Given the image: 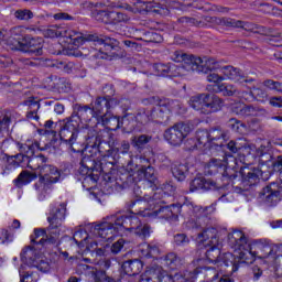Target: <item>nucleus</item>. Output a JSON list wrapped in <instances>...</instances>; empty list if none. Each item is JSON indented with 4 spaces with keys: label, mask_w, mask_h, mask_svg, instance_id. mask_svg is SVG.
Here are the masks:
<instances>
[{
    "label": "nucleus",
    "mask_w": 282,
    "mask_h": 282,
    "mask_svg": "<svg viewBox=\"0 0 282 282\" xmlns=\"http://www.w3.org/2000/svg\"><path fill=\"white\" fill-rule=\"evenodd\" d=\"M48 39H56L62 36L64 39H70L73 45L80 46L85 43H97L100 45L99 51L91 48L87 52V48L83 47L82 54L90 56V58H118V51L120 50V42L113 37L99 39L98 35H83L80 33L72 35L67 32V29L58 25L51 26L45 31Z\"/></svg>",
    "instance_id": "1"
},
{
    "label": "nucleus",
    "mask_w": 282,
    "mask_h": 282,
    "mask_svg": "<svg viewBox=\"0 0 282 282\" xmlns=\"http://www.w3.org/2000/svg\"><path fill=\"white\" fill-rule=\"evenodd\" d=\"M228 246L232 250H243L242 259L247 264L254 262V257L262 259L265 263H274V254L279 248L268 240H253L248 243L246 234L241 230H234L228 235Z\"/></svg>",
    "instance_id": "2"
},
{
    "label": "nucleus",
    "mask_w": 282,
    "mask_h": 282,
    "mask_svg": "<svg viewBox=\"0 0 282 282\" xmlns=\"http://www.w3.org/2000/svg\"><path fill=\"white\" fill-rule=\"evenodd\" d=\"M65 215H67V204L62 203L59 206L53 207L47 217L48 227L34 229V235L31 236L32 243L42 246V248L57 246Z\"/></svg>",
    "instance_id": "3"
},
{
    "label": "nucleus",
    "mask_w": 282,
    "mask_h": 282,
    "mask_svg": "<svg viewBox=\"0 0 282 282\" xmlns=\"http://www.w3.org/2000/svg\"><path fill=\"white\" fill-rule=\"evenodd\" d=\"M104 96H99L95 99L93 109L99 120H101L102 124H110V127H115L113 129H122L129 126V113H126L121 119L120 117H108L111 112V109H116V105L118 101L113 94H116V89H113V85H106L102 88Z\"/></svg>",
    "instance_id": "4"
},
{
    "label": "nucleus",
    "mask_w": 282,
    "mask_h": 282,
    "mask_svg": "<svg viewBox=\"0 0 282 282\" xmlns=\"http://www.w3.org/2000/svg\"><path fill=\"white\" fill-rule=\"evenodd\" d=\"M94 127L86 126L80 128V122L77 121L76 116H70L63 120L59 130V138L73 151V153H83L87 142V135Z\"/></svg>",
    "instance_id": "5"
},
{
    "label": "nucleus",
    "mask_w": 282,
    "mask_h": 282,
    "mask_svg": "<svg viewBox=\"0 0 282 282\" xmlns=\"http://www.w3.org/2000/svg\"><path fill=\"white\" fill-rule=\"evenodd\" d=\"M20 154H18V158L22 159V162L26 164L28 169H31L32 171H40L47 164V158L43 154H37L36 151H45V148H41V143L37 141H26L25 143H18Z\"/></svg>",
    "instance_id": "6"
},
{
    "label": "nucleus",
    "mask_w": 282,
    "mask_h": 282,
    "mask_svg": "<svg viewBox=\"0 0 282 282\" xmlns=\"http://www.w3.org/2000/svg\"><path fill=\"white\" fill-rule=\"evenodd\" d=\"M111 133L107 130L97 131L96 129H90L87 134L84 151L87 149H94L98 151L102 158L116 156V148L111 147Z\"/></svg>",
    "instance_id": "7"
},
{
    "label": "nucleus",
    "mask_w": 282,
    "mask_h": 282,
    "mask_svg": "<svg viewBox=\"0 0 282 282\" xmlns=\"http://www.w3.org/2000/svg\"><path fill=\"white\" fill-rule=\"evenodd\" d=\"M111 221H115L118 235L124 232V230L133 232L138 237H141V239H147L151 235V226L149 224H142L137 216L115 215L111 216Z\"/></svg>",
    "instance_id": "8"
},
{
    "label": "nucleus",
    "mask_w": 282,
    "mask_h": 282,
    "mask_svg": "<svg viewBox=\"0 0 282 282\" xmlns=\"http://www.w3.org/2000/svg\"><path fill=\"white\" fill-rule=\"evenodd\" d=\"M209 175L221 173L223 177H229V180H237V159L232 154H225L223 160L212 159L205 166Z\"/></svg>",
    "instance_id": "9"
},
{
    "label": "nucleus",
    "mask_w": 282,
    "mask_h": 282,
    "mask_svg": "<svg viewBox=\"0 0 282 282\" xmlns=\"http://www.w3.org/2000/svg\"><path fill=\"white\" fill-rule=\"evenodd\" d=\"M173 106V108H171ZM178 111L180 113H184L186 109L184 105L177 100H169V99H156V106L151 109L152 113V122H156V124H166L169 120H171V111Z\"/></svg>",
    "instance_id": "10"
},
{
    "label": "nucleus",
    "mask_w": 282,
    "mask_h": 282,
    "mask_svg": "<svg viewBox=\"0 0 282 282\" xmlns=\"http://www.w3.org/2000/svg\"><path fill=\"white\" fill-rule=\"evenodd\" d=\"M183 206L180 204H172L170 206H164L161 202L155 203L152 209H144L141 212L142 217L167 219L169 221H177L180 215H182Z\"/></svg>",
    "instance_id": "11"
},
{
    "label": "nucleus",
    "mask_w": 282,
    "mask_h": 282,
    "mask_svg": "<svg viewBox=\"0 0 282 282\" xmlns=\"http://www.w3.org/2000/svg\"><path fill=\"white\" fill-rule=\"evenodd\" d=\"M191 133V126L186 122H177L164 131V140L172 147H181Z\"/></svg>",
    "instance_id": "12"
},
{
    "label": "nucleus",
    "mask_w": 282,
    "mask_h": 282,
    "mask_svg": "<svg viewBox=\"0 0 282 282\" xmlns=\"http://www.w3.org/2000/svg\"><path fill=\"white\" fill-rule=\"evenodd\" d=\"M11 50H19V52L31 54V56H43V39L26 35L22 42L15 41V45Z\"/></svg>",
    "instance_id": "13"
},
{
    "label": "nucleus",
    "mask_w": 282,
    "mask_h": 282,
    "mask_svg": "<svg viewBox=\"0 0 282 282\" xmlns=\"http://www.w3.org/2000/svg\"><path fill=\"white\" fill-rule=\"evenodd\" d=\"M279 173V180L282 184V171ZM282 196V185L279 186L276 183H271L270 185L262 188L260 192V199L267 206H276L279 203V197Z\"/></svg>",
    "instance_id": "14"
},
{
    "label": "nucleus",
    "mask_w": 282,
    "mask_h": 282,
    "mask_svg": "<svg viewBox=\"0 0 282 282\" xmlns=\"http://www.w3.org/2000/svg\"><path fill=\"white\" fill-rule=\"evenodd\" d=\"M221 74L226 76L229 80H234V83H238L239 85H254L257 83L256 77H250L246 74H243V70L241 68H237L235 66H224L220 68Z\"/></svg>",
    "instance_id": "15"
},
{
    "label": "nucleus",
    "mask_w": 282,
    "mask_h": 282,
    "mask_svg": "<svg viewBox=\"0 0 282 282\" xmlns=\"http://www.w3.org/2000/svg\"><path fill=\"white\" fill-rule=\"evenodd\" d=\"M171 61L174 63H183L182 66L174 68L178 76L182 75V72L186 69V72H193V65H197L195 61V55L186 54L184 51H174L171 54Z\"/></svg>",
    "instance_id": "16"
},
{
    "label": "nucleus",
    "mask_w": 282,
    "mask_h": 282,
    "mask_svg": "<svg viewBox=\"0 0 282 282\" xmlns=\"http://www.w3.org/2000/svg\"><path fill=\"white\" fill-rule=\"evenodd\" d=\"M72 116H75V120L78 122H91L93 118L97 123L100 122V118L96 113V110H94V106L89 105L75 104Z\"/></svg>",
    "instance_id": "17"
},
{
    "label": "nucleus",
    "mask_w": 282,
    "mask_h": 282,
    "mask_svg": "<svg viewBox=\"0 0 282 282\" xmlns=\"http://www.w3.org/2000/svg\"><path fill=\"white\" fill-rule=\"evenodd\" d=\"M238 254L231 252L224 253L220 259V265H225L228 269L229 274H232L239 270L241 263H246L243 260V249H234Z\"/></svg>",
    "instance_id": "18"
},
{
    "label": "nucleus",
    "mask_w": 282,
    "mask_h": 282,
    "mask_svg": "<svg viewBox=\"0 0 282 282\" xmlns=\"http://www.w3.org/2000/svg\"><path fill=\"white\" fill-rule=\"evenodd\" d=\"M83 8L86 10H90L93 19L99 21V23H111V14L109 10L105 9V3H93V2H84Z\"/></svg>",
    "instance_id": "19"
},
{
    "label": "nucleus",
    "mask_w": 282,
    "mask_h": 282,
    "mask_svg": "<svg viewBox=\"0 0 282 282\" xmlns=\"http://www.w3.org/2000/svg\"><path fill=\"white\" fill-rule=\"evenodd\" d=\"M197 243H202L205 248L209 246H221V240H219V231L217 228L207 227L198 232L196 237Z\"/></svg>",
    "instance_id": "20"
},
{
    "label": "nucleus",
    "mask_w": 282,
    "mask_h": 282,
    "mask_svg": "<svg viewBox=\"0 0 282 282\" xmlns=\"http://www.w3.org/2000/svg\"><path fill=\"white\" fill-rule=\"evenodd\" d=\"M238 173L241 176L242 183L246 184V186H254L259 184L261 175H263L259 167L250 165L240 167V171Z\"/></svg>",
    "instance_id": "21"
},
{
    "label": "nucleus",
    "mask_w": 282,
    "mask_h": 282,
    "mask_svg": "<svg viewBox=\"0 0 282 282\" xmlns=\"http://www.w3.org/2000/svg\"><path fill=\"white\" fill-rule=\"evenodd\" d=\"M194 61L197 64H193L192 72H200L202 74H208V72H215L217 69H221L219 62H217L213 57H197L195 56Z\"/></svg>",
    "instance_id": "22"
},
{
    "label": "nucleus",
    "mask_w": 282,
    "mask_h": 282,
    "mask_svg": "<svg viewBox=\"0 0 282 282\" xmlns=\"http://www.w3.org/2000/svg\"><path fill=\"white\" fill-rule=\"evenodd\" d=\"M137 176L139 180L147 181V184L152 191L158 188V175L155 174V167L151 165H141L137 170Z\"/></svg>",
    "instance_id": "23"
},
{
    "label": "nucleus",
    "mask_w": 282,
    "mask_h": 282,
    "mask_svg": "<svg viewBox=\"0 0 282 282\" xmlns=\"http://www.w3.org/2000/svg\"><path fill=\"white\" fill-rule=\"evenodd\" d=\"M94 235L101 239H106V241H111V239L118 235L116 223H101L96 225L94 228Z\"/></svg>",
    "instance_id": "24"
},
{
    "label": "nucleus",
    "mask_w": 282,
    "mask_h": 282,
    "mask_svg": "<svg viewBox=\"0 0 282 282\" xmlns=\"http://www.w3.org/2000/svg\"><path fill=\"white\" fill-rule=\"evenodd\" d=\"M218 188H221V185L205 177H196L189 183L191 193H195V191H217Z\"/></svg>",
    "instance_id": "25"
},
{
    "label": "nucleus",
    "mask_w": 282,
    "mask_h": 282,
    "mask_svg": "<svg viewBox=\"0 0 282 282\" xmlns=\"http://www.w3.org/2000/svg\"><path fill=\"white\" fill-rule=\"evenodd\" d=\"M39 177H41V182H46L52 185L61 180V172L58 167L46 163L39 172Z\"/></svg>",
    "instance_id": "26"
},
{
    "label": "nucleus",
    "mask_w": 282,
    "mask_h": 282,
    "mask_svg": "<svg viewBox=\"0 0 282 282\" xmlns=\"http://www.w3.org/2000/svg\"><path fill=\"white\" fill-rule=\"evenodd\" d=\"M242 87H247L249 90H238L237 97L240 98V100H245L246 102H252L254 100V91H257V96H260V98H263L265 96V93L261 90L260 88H257V85L253 84H240Z\"/></svg>",
    "instance_id": "27"
},
{
    "label": "nucleus",
    "mask_w": 282,
    "mask_h": 282,
    "mask_svg": "<svg viewBox=\"0 0 282 282\" xmlns=\"http://www.w3.org/2000/svg\"><path fill=\"white\" fill-rule=\"evenodd\" d=\"M224 108V99L218 96H210L207 94V100H205L204 116H210V113H217Z\"/></svg>",
    "instance_id": "28"
},
{
    "label": "nucleus",
    "mask_w": 282,
    "mask_h": 282,
    "mask_svg": "<svg viewBox=\"0 0 282 282\" xmlns=\"http://www.w3.org/2000/svg\"><path fill=\"white\" fill-rule=\"evenodd\" d=\"M144 264L139 259L127 260L122 263L121 269L128 276H135L142 272Z\"/></svg>",
    "instance_id": "29"
},
{
    "label": "nucleus",
    "mask_w": 282,
    "mask_h": 282,
    "mask_svg": "<svg viewBox=\"0 0 282 282\" xmlns=\"http://www.w3.org/2000/svg\"><path fill=\"white\" fill-rule=\"evenodd\" d=\"M24 107H28L26 118L28 120H39V109H41V101H39L34 97H30L29 99L24 100Z\"/></svg>",
    "instance_id": "30"
},
{
    "label": "nucleus",
    "mask_w": 282,
    "mask_h": 282,
    "mask_svg": "<svg viewBox=\"0 0 282 282\" xmlns=\"http://www.w3.org/2000/svg\"><path fill=\"white\" fill-rule=\"evenodd\" d=\"M209 132V144L214 147H221L226 142V130L221 129V127L210 128Z\"/></svg>",
    "instance_id": "31"
},
{
    "label": "nucleus",
    "mask_w": 282,
    "mask_h": 282,
    "mask_svg": "<svg viewBox=\"0 0 282 282\" xmlns=\"http://www.w3.org/2000/svg\"><path fill=\"white\" fill-rule=\"evenodd\" d=\"M20 257L21 261L24 262L25 265H29V268H33L41 256L39 254V251H36V249L32 247H26L22 250Z\"/></svg>",
    "instance_id": "32"
},
{
    "label": "nucleus",
    "mask_w": 282,
    "mask_h": 282,
    "mask_svg": "<svg viewBox=\"0 0 282 282\" xmlns=\"http://www.w3.org/2000/svg\"><path fill=\"white\" fill-rule=\"evenodd\" d=\"M208 94H197L189 98L188 105L195 111H199V113L204 115V109L206 107V101L208 100Z\"/></svg>",
    "instance_id": "33"
},
{
    "label": "nucleus",
    "mask_w": 282,
    "mask_h": 282,
    "mask_svg": "<svg viewBox=\"0 0 282 282\" xmlns=\"http://www.w3.org/2000/svg\"><path fill=\"white\" fill-rule=\"evenodd\" d=\"M144 10H154L158 14H162L163 17H169L171 11L169 10V6H166V1L162 0L160 2H141Z\"/></svg>",
    "instance_id": "34"
},
{
    "label": "nucleus",
    "mask_w": 282,
    "mask_h": 282,
    "mask_svg": "<svg viewBox=\"0 0 282 282\" xmlns=\"http://www.w3.org/2000/svg\"><path fill=\"white\" fill-rule=\"evenodd\" d=\"M127 171H128V174L126 175V178L122 182V186L133 187L135 186V184H138V180L134 176V175H138L137 174L138 164H134L133 160H130L127 165Z\"/></svg>",
    "instance_id": "35"
},
{
    "label": "nucleus",
    "mask_w": 282,
    "mask_h": 282,
    "mask_svg": "<svg viewBox=\"0 0 282 282\" xmlns=\"http://www.w3.org/2000/svg\"><path fill=\"white\" fill-rule=\"evenodd\" d=\"M176 66L171 64H154L153 70L155 72L156 76H169L173 78V76H180L177 72L175 73Z\"/></svg>",
    "instance_id": "36"
},
{
    "label": "nucleus",
    "mask_w": 282,
    "mask_h": 282,
    "mask_svg": "<svg viewBox=\"0 0 282 282\" xmlns=\"http://www.w3.org/2000/svg\"><path fill=\"white\" fill-rule=\"evenodd\" d=\"M151 140H153V137L148 134L134 135L131 138V144L133 149H137V151L141 152L144 151L145 144H149Z\"/></svg>",
    "instance_id": "37"
},
{
    "label": "nucleus",
    "mask_w": 282,
    "mask_h": 282,
    "mask_svg": "<svg viewBox=\"0 0 282 282\" xmlns=\"http://www.w3.org/2000/svg\"><path fill=\"white\" fill-rule=\"evenodd\" d=\"M171 171L175 180L184 182V180H186V174L188 173V166L182 163H174L172 164Z\"/></svg>",
    "instance_id": "38"
},
{
    "label": "nucleus",
    "mask_w": 282,
    "mask_h": 282,
    "mask_svg": "<svg viewBox=\"0 0 282 282\" xmlns=\"http://www.w3.org/2000/svg\"><path fill=\"white\" fill-rule=\"evenodd\" d=\"M137 41H144L145 43H162L164 39L155 31H141V36Z\"/></svg>",
    "instance_id": "39"
},
{
    "label": "nucleus",
    "mask_w": 282,
    "mask_h": 282,
    "mask_svg": "<svg viewBox=\"0 0 282 282\" xmlns=\"http://www.w3.org/2000/svg\"><path fill=\"white\" fill-rule=\"evenodd\" d=\"M36 180V173H31L29 171H22L19 176L13 181V184L18 188H21V186H25V184H30V182Z\"/></svg>",
    "instance_id": "40"
},
{
    "label": "nucleus",
    "mask_w": 282,
    "mask_h": 282,
    "mask_svg": "<svg viewBox=\"0 0 282 282\" xmlns=\"http://www.w3.org/2000/svg\"><path fill=\"white\" fill-rule=\"evenodd\" d=\"M220 25H225V28H241V30H250V23L235 20L232 18H223L220 19Z\"/></svg>",
    "instance_id": "41"
},
{
    "label": "nucleus",
    "mask_w": 282,
    "mask_h": 282,
    "mask_svg": "<svg viewBox=\"0 0 282 282\" xmlns=\"http://www.w3.org/2000/svg\"><path fill=\"white\" fill-rule=\"evenodd\" d=\"M213 91L216 94H223L225 96H237V87L232 84H220V85H214Z\"/></svg>",
    "instance_id": "42"
},
{
    "label": "nucleus",
    "mask_w": 282,
    "mask_h": 282,
    "mask_svg": "<svg viewBox=\"0 0 282 282\" xmlns=\"http://www.w3.org/2000/svg\"><path fill=\"white\" fill-rule=\"evenodd\" d=\"M206 251V258L212 263H220L219 257H221V245H210Z\"/></svg>",
    "instance_id": "43"
},
{
    "label": "nucleus",
    "mask_w": 282,
    "mask_h": 282,
    "mask_svg": "<svg viewBox=\"0 0 282 282\" xmlns=\"http://www.w3.org/2000/svg\"><path fill=\"white\" fill-rule=\"evenodd\" d=\"M134 118L139 124H149L150 122H153L152 112L147 108L139 109Z\"/></svg>",
    "instance_id": "44"
},
{
    "label": "nucleus",
    "mask_w": 282,
    "mask_h": 282,
    "mask_svg": "<svg viewBox=\"0 0 282 282\" xmlns=\"http://www.w3.org/2000/svg\"><path fill=\"white\" fill-rule=\"evenodd\" d=\"M263 113H265V109L263 108H259L253 105H245L242 110V118L263 116Z\"/></svg>",
    "instance_id": "45"
},
{
    "label": "nucleus",
    "mask_w": 282,
    "mask_h": 282,
    "mask_svg": "<svg viewBox=\"0 0 282 282\" xmlns=\"http://www.w3.org/2000/svg\"><path fill=\"white\" fill-rule=\"evenodd\" d=\"M117 160V156H102L100 160L101 172L111 173V171H113V166H116Z\"/></svg>",
    "instance_id": "46"
},
{
    "label": "nucleus",
    "mask_w": 282,
    "mask_h": 282,
    "mask_svg": "<svg viewBox=\"0 0 282 282\" xmlns=\"http://www.w3.org/2000/svg\"><path fill=\"white\" fill-rule=\"evenodd\" d=\"M141 253L145 259H155L160 254V248L158 245H143Z\"/></svg>",
    "instance_id": "47"
},
{
    "label": "nucleus",
    "mask_w": 282,
    "mask_h": 282,
    "mask_svg": "<svg viewBox=\"0 0 282 282\" xmlns=\"http://www.w3.org/2000/svg\"><path fill=\"white\" fill-rule=\"evenodd\" d=\"M50 67H56V69H61L62 72L69 74V72L74 69V64L72 62L53 59L50 64Z\"/></svg>",
    "instance_id": "48"
},
{
    "label": "nucleus",
    "mask_w": 282,
    "mask_h": 282,
    "mask_svg": "<svg viewBox=\"0 0 282 282\" xmlns=\"http://www.w3.org/2000/svg\"><path fill=\"white\" fill-rule=\"evenodd\" d=\"M256 153L259 158V164H268V162H272V154L268 152L265 145H260Z\"/></svg>",
    "instance_id": "49"
},
{
    "label": "nucleus",
    "mask_w": 282,
    "mask_h": 282,
    "mask_svg": "<svg viewBox=\"0 0 282 282\" xmlns=\"http://www.w3.org/2000/svg\"><path fill=\"white\" fill-rule=\"evenodd\" d=\"M152 271H159L156 282H173V275L169 274V272L164 271V269L160 265L152 267Z\"/></svg>",
    "instance_id": "50"
},
{
    "label": "nucleus",
    "mask_w": 282,
    "mask_h": 282,
    "mask_svg": "<svg viewBox=\"0 0 282 282\" xmlns=\"http://www.w3.org/2000/svg\"><path fill=\"white\" fill-rule=\"evenodd\" d=\"M196 142H198L199 148L210 144V134L208 130L196 131Z\"/></svg>",
    "instance_id": "51"
},
{
    "label": "nucleus",
    "mask_w": 282,
    "mask_h": 282,
    "mask_svg": "<svg viewBox=\"0 0 282 282\" xmlns=\"http://www.w3.org/2000/svg\"><path fill=\"white\" fill-rule=\"evenodd\" d=\"M163 261L167 268L175 270L177 263H180V257H177V253L175 252H170L164 257Z\"/></svg>",
    "instance_id": "52"
},
{
    "label": "nucleus",
    "mask_w": 282,
    "mask_h": 282,
    "mask_svg": "<svg viewBox=\"0 0 282 282\" xmlns=\"http://www.w3.org/2000/svg\"><path fill=\"white\" fill-rule=\"evenodd\" d=\"M14 17L18 21H30V19H34V12L29 9H20L14 12Z\"/></svg>",
    "instance_id": "53"
},
{
    "label": "nucleus",
    "mask_w": 282,
    "mask_h": 282,
    "mask_svg": "<svg viewBox=\"0 0 282 282\" xmlns=\"http://www.w3.org/2000/svg\"><path fill=\"white\" fill-rule=\"evenodd\" d=\"M178 25H183L184 28H191L196 25L199 28L202 25V21H197L195 18L182 17L177 19Z\"/></svg>",
    "instance_id": "54"
},
{
    "label": "nucleus",
    "mask_w": 282,
    "mask_h": 282,
    "mask_svg": "<svg viewBox=\"0 0 282 282\" xmlns=\"http://www.w3.org/2000/svg\"><path fill=\"white\" fill-rule=\"evenodd\" d=\"M228 127L231 129V131H235V133H241V129H246V123L241 122V120H238L236 118H231L228 121Z\"/></svg>",
    "instance_id": "55"
},
{
    "label": "nucleus",
    "mask_w": 282,
    "mask_h": 282,
    "mask_svg": "<svg viewBox=\"0 0 282 282\" xmlns=\"http://www.w3.org/2000/svg\"><path fill=\"white\" fill-rule=\"evenodd\" d=\"M227 149L231 152V153H239V151H241V149H245V151H248V149H250V145L246 144L241 145L239 144L238 141H229L227 143Z\"/></svg>",
    "instance_id": "56"
},
{
    "label": "nucleus",
    "mask_w": 282,
    "mask_h": 282,
    "mask_svg": "<svg viewBox=\"0 0 282 282\" xmlns=\"http://www.w3.org/2000/svg\"><path fill=\"white\" fill-rule=\"evenodd\" d=\"M79 173H82V175H87L83 181V186H86L88 182H93V184H96V182H98V175L89 174V167L80 169Z\"/></svg>",
    "instance_id": "57"
},
{
    "label": "nucleus",
    "mask_w": 282,
    "mask_h": 282,
    "mask_svg": "<svg viewBox=\"0 0 282 282\" xmlns=\"http://www.w3.org/2000/svg\"><path fill=\"white\" fill-rule=\"evenodd\" d=\"M130 149H131V143H129V141H127V140H122L120 142V145L115 149L116 158H118V153H121V155H127V153H129Z\"/></svg>",
    "instance_id": "58"
},
{
    "label": "nucleus",
    "mask_w": 282,
    "mask_h": 282,
    "mask_svg": "<svg viewBox=\"0 0 282 282\" xmlns=\"http://www.w3.org/2000/svg\"><path fill=\"white\" fill-rule=\"evenodd\" d=\"M111 21H113V23H129L131 17L124 12H115V17Z\"/></svg>",
    "instance_id": "59"
},
{
    "label": "nucleus",
    "mask_w": 282,
    "mask_h": 282,
    "mask_svg": "<svg viewBox=\"0 0 282 282\" xmlns=\"http://www.w3.org/2000/svg\"><path fill=\"white\" fill-rule=\"evenodd\" d=\"M122 43L128 50H130V52H140V50H142V44L134 40H123Z\"/></svg>",
    "instance_id": "60"
},
{
    "label": "nucleus",
    "mask_w": 282,
    "mask_h": 282,
    "mask_svg": "<svg viewBox=\"0 0 282 282\" xmlns=\"http://www.w3.org/2000/svg\"><path fill=\"white\" fill-rule=\"evenodd\" d=\"M33 268H36L37 270H40V272H48L50 262H47V260L42 259L40 256L37 261L33 264Z\"/></svg>",
    "instance_id": "61"
},
{
    "label": "nucleus",
    "mask_w": 282,
    "mask_h": 282,
    "mask_svg": "<svg viewBox=\"0 0 282 282\" xmlns=\"http://www.w3.org/2000/svg\"><path fill=\"white\" fill-rule=\"evenodd\" d=\"M174 242L176 246H188V243H191V239L186 234H176L174 236Z\"/></svg>",
    "instance_id": "62"
},
{
    "label": "nucleus",
    "mask_w": 282,
    "mask_h": 282,
    "mask_svg": "<svg viewBox=\"0 0 282 282\" xmlns=\"http://www.w3.org/2000/svg\"><path fill=\"white\" fill-rule=\"evenodd\" d=\"M115 100L117 101L116 107H121L122 111H129L131 109V100L127 98H118L115 97Z\"/></svg>",
    "instance_id": "63"
},
{
    "label": "nucleus",
    "mask_w": 282,
    "mask_h": 282,
    "mask_svg": "<svg viewBox=\"0 0 282 282\" xmlns=\"http://www.w3.org/2000/svg\"><path fill=\"white\" fill-rule=\"evenodd\" d=\"M11 122L12 119L8 115H6L2 119L0 118V133H4V131H8V129H10Z\"/></svg>",
    "instance_id": "64"
}]
</instances>
